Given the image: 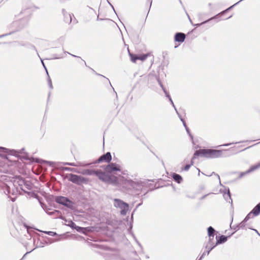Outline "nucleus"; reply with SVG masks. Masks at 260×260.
Instances as JSON below:
<instances>
[{"mask_svg": "<svg viewBox=\"0 0 260 260\" xmlns=\"http://www.w3.org/2000/svg\"><path fill=\"white\" fill-rule=\"evenodd\" d=\"M76 173L87 175H95L102 181L111 184L118 190L122 191L129 189V186H133L134 183L132 180L126 179L123 176H110L101 170L77 169Z\"/></svg>", "mask_w": 260, "mask_h": 260, "instance_id": "1", "label": "nucleus"}, {"mask_svg": "<svg viewBox=\"0 0 260 260\" xmlns=\"http://www.w3.org/2000/svg\"><path fill=\"white\" fill-rule=\"evenodd\" d=\"M197 156H202L209 158H215L222 157L223 154L222 150L202 149L197 150L194 152L192 159H194Z\"/></svg>", "mask_w": 260, "mask_h": 260, "instance_id": "2", "label": "nucleus"}, {"mask_svg": "<svg viewBox=\"0 0 260 260\" xmlns=\"http://www.w3.org/2000/svg\"><path fill=\"white\" fill-rule=\"evenodd\" d=\"M114 205L115 207L121 209L120 213L123 215H126L128 210V205L120 199H114Z\"/></svg>", "mask_w": 260, "mask_h": 260, "instance_id": "3", "label": "nucleus"}, {"mask_svg": "<svg viewBox=\"0 0 260 260\" xmlns=\"http://www.w3.org/2000/svg\"><path fill=\"white\" fill-rule=\"evenodd\" d=\"M106 174L109 175V174H111L115 171H121V166L119 164L116 163H110V164L106 166L105 168ZM110 176H113L110 175Z\"/></svg>", "mask_w": 260, "mask_h": 260, "instance_id": "4", "label": "nucleus"}, {"mask_svg": "<svg viewBox=\"0 0 260 260\" xmlns=\"http://www.w3.org/2000/svg\"><path fill=\"white\" fill-rule=\"evenodd\" d=\"M129 55L130 56L131 61L136 63L137 60H140L142 61L145 60L148 56H151V53H148L145 54L136 55L129 53Z\"/></svg>", "mask_w": 260, "mask_h": 260, "instance_id": "5", "label": "nucleus"}, {"mask_svg": "<svg viewBox=\"0 0 260 260\" xmlns=\"http://www.w3.org/2000/svg\"><path fill=\"white\" fill-rule=\"evenodd\" d=\"M55 201L57 203L64 205L70 208H72L73 207V204L72 202L66 197H57L56 198Z\"/></svg>", "mask_w": 260, "mask_h": 260, "instance_id": "6", "label": "nucleus"}, {"mask_svg": "<svg viewBox=\"0 0 260 260\" xmlns=\"http://www.w3.org/2000/svg\"><path fill=\"white\" fill-rule=\"evenodd\" d=\"M260 213V203L257 204L252 210L249 212L244 219V221H247L249 219L254 216L258 215Z\"/></svg>", "mask_w": 260, "mask_h": 260, "instance_id": "7", "label": "nucleus"}, {"mask_svg": "<svg viewBox=\"0 0 260 260\" xmlns=\"http://www.w3.org/2000/svg\"><path fill=\"white\" fill-rule=\"evenodd\" d=\"M70 180L74 183L78 184L85 182L86 181L85 178L75 174L70 175Z\"/></svg>", "mask_w": 260, "mask_h": 260, "instance_id": "8", "label": "nucleus"}, {"mask_svg": "<svg viewBox=\"0 0 260 260\" xmlns=\"http://www.w3.org/2000/svg\"><path fill=\"white\" fill-rule=\"evenodd\" d=\"M112 159L111 155L110 152H107L106 154L101 156L98 160V162H100L103 161L106 162H110Z\"/></svg>", "mask_w": 260, "mask_h": 260, "instance_id": "9", "label": "nucleus"}, {"mask_svg": "<svg viewBox=\"0 0 260 260\" xmlns=\"http://www.w3.org/2000/svg\"><path fill=\"white\" fill-rule=\"evenodd\" d=\"M185 38V35L184 34L181 32H178L175 35V40L176 41L179 42H184Z\"/></svg>", "mask_w": 260, "mask_h": 260, "instance_id": "10", "label": "nucleus"}, {"mask_svg": "<svg viewBox=\"0 0 260 260\" xmlns=\"http://www.w3.org/2000/svg\"><path fill=\"white\" fill-rule=\"evenodd\" d=\"M225 191L223 192V196L225 200L229 202H232L231 197V194L229 188L225 189Z\"/></svg>", "mask_w": 260, "mask_h": 260, "instance_id": "11", "label": "nucleus"}, {"mask_svg": "<svg viewBox=\"0 0 260 260\" xmlns=\"http://www.w3.org/2000/svg\"><path fill=\"white\" fill-rule=\"evenodd\" d=\"M216 244L215 245H213V244H212L211 241L209 240L208 243L207 244V245L206 246V249H207V255L209 254L210 251L212 249H213L216 246Z\"/></svg>", "mask_w": 260, "mask_h": 260, "instance_id": "12", "label": "nucleus"}, {"mask_svg": "<svg viewBox=\"0 0 260 260\" xmlns=\"http://www.w3.org/2000/svg\"><path fill=\"white\" fill-rule=\"evenodd\" d=\"M215 232L214 229L211 227L210 226L208 228V234L209 237V240L211 241L214 237V233Z\"/></svg>", "mask_w": 260, "mask_h": 260, "instance_id": "13", "label": "nucleus"}, {"mask_svg": "<svg viewBox=\"0 0 260 260\" xmlns=\"http://www.w3.org/2000/svg\"><path fill=\"white\" fill-rule=\"evenodd\" d=\"M227 240V237L225 236H221L217 240L216 245H217L218 244H221L222 243H224L226 242Z\"/></svg>", "mask_w": 260, "mask_h": 260, "instance_id": "14", "label": "nucleus"}, {"mask_svg": "<svg viewBox=\"0 0 260 260\" xmlns=\"http://www.w3.org/2000/svg\"><path fill=\"white\" fill-rule=\"evenodd\" d=\"M173 178L178 183H180L182 180L181 176L177 174H174L173 175Z\"/></svg>", "mask_w": 260, "mask_h": 260, "instance_id": "15", "label": "nucleus"}, {"mask_svg": "<svg viewBox=\"0 0 260 260\" xmlns=\"http://www.w3.org/2000/svg\"><path fill=\"white\" fill-rule=\"evenodd\" d=\"M2 187L4 189V192L6 194H8L10 193V187L7 184H3Z\"/></svg>", "mask_w": 260, "mask_h": 260, "instance_id": "16", "label": "nucleus"}, {"mask_svg": "<svg viewBox=\"0 0 260 260\" xmlns=\"http://www.w3.org/2000/svg\"><path fill=\"white\" fill-rule=\"evenodd\" d=\"M259 168H260V163L251 167L250 168V169L249 170H248V172L251 173Z\"/></svg>", "mask_w": 260, "mask_h": 260, "instance_id": "17", "label": "nucleus"}, {"mask_svg": "<svg viewBox=\"0 0 260 260\" xmlns=\"http://www.w3.org/2000/svg\"><path fill=\"white\" fill-rule=\"evenodd\" d=\"M65 164L67 165L71 166H87L89 165V164H84L81 163V162H79L78 164H76L75 163L67 162Z\"/></svg>", "mask_w": 260, "mask_h": 260, "instance_id": "18", "label": "nucleus"}, {"mask_svg": "<svg viewBox=\"0 0 260 260\" xmlns=\"http://www.w3.org/2000/svg\"><path fill=\"white\" fill-rule=\"evenodd\" d=\"M180 119L181 120V121L182 122L183 124V125L184 126V127H185V129L186 130V132L187 133L190 135V136L192 138V137L191 136L190 133H189V129L186 126V124L185 123V121L183 119V118L181 117V116H180V117H179Z\"/></svg>", "mask_w": 260, "mask_h": 260, "instance_id": "19", "label": "nucleus"}, {"mask_svg": "<svg viewBox=\"0 0 260 260\" xmlns=\"http://www.w3.org/2000/svg\"><path fill=\"white\" fill-rule=\"evenodd\" d=\"M158 83H159L160 86H161V88L164 90V92L165 93V94L166 95V96L167 98H168L169 100H170V98H171L170 95L167 92V91L166 90L165 88H164V87L163 86L162 84H161V82L160 81H159V80H158Z\"/></svg>", "mask_w": 260, "mask_h": 260, "instance_id": "20", "label": "nucleus"}, {"mask_svg": "<svg viewBox=\"0 0 260 260\" xmlns=\"http://www.w3.org/2000/svg\"><path fill=\"white\" fill-rule=\"evenodd\" d=\"M193 159H192V160H191V164H188V165H186L184 167V169H183V170H184V171H188V170L189 169V168H190V167H191V166H192V165H193Z\"/></svg>", "mask_w": 260, "mask_h": 260, "instance_id": "21", "label": "nucleus"}, {"mask_svg": "<svg viewBox=\"0 0 260 260\" xmlns=\"http://www.w3.org/2000/svg\"><path fill=\"white\" fill-rule=\"evenodd\" d=\"M45 234L49 235L51 236H54L57 235V234L55 232H52V231H45L44 232Z\"/></svg>", "mask_w": 260, "mask_h": 260, "instance_id": "22", "label": "nucleus"}, {"mask_svg": "<svg viewBox=\"0 0 260 260\" xmlns=\"http://www.w3.org/2000/svg\"><path fill=\"white\" fill-rule=\"evenodd\" d=\"M67 225H68L70 227L74 229L75 227L76 224L72 220H70V221H68V223L67 224Z\"/></svg>", "mask_w": 260, "mask_h": 260, "instance_id": "23", "label": "nucleus"}, {"mask_svg": "<svg viewBox=\"0 0 260 260\" xmlns=\"http://www.w3.org/2000/svg\"><path fill=\"white\" fill-rule=\"evenodd\" d=\"M63 170H66V171H72V172H76V173L77 171V169L72 168L66 167V168H64Z\"/></svg>", "mask_w": 260, "mask_h": 260, "instance_id": "24", "label": "nucleus"}, {"mask_svg": "<svg viewBox=\"0 0 260 260\" xmlns=\"http://www.w3.org/2000/svg\"><path fill=\"white\" fill-rule=\"evenodd\" d=\"M169 101H170V102H171V104L172 105V106H173V107L174 108V109H175V111H176V112L177 114H178V116H179V117H180V116H181V115H180L179 114V113L178 112L177 110V109L176 108L175 106V105H174V103H173V101H172V100L171 98H170V100H169Z\"/></svg>", "mask_w": 260, "mask_h": 260, "instance_id": "25", "label": "nucleus"}, {"mask_svg": "<svg viewBox=\"0 0 260 260\" xmlns=\"http://www.w3.org/2000/svg\"><path fill=\"white\" fill-rule=\"evenodd\" d=\"M216 16L213 17H212V18H211L209 19L208 20H206V21H204V22H202V23H200V24H196V25H202V24H203L206 23L208 22V21H209L210 20H212V19H214L216 18Z\"/></svg>", "mask_w": 260, "mask_h": 260, "instance_id": "26", "label": "nucleus"}, {"mask_svg": "<svg viewBox=\"0 0 260 260\" xmlns=\"http://www.w3.org/2000/svg\"><path fill=\"white\" fill-rule=\"evenodd\" d=\"M250 173L249 172H248V170L244 172H241L240 173V176H239V178H242L243 177L244 175H246V174H248Z\"/></svg>", "mask_w": 260, "mask_h": 260, "instance_id": "27", "label": "nucleus"}, {"mask_svg": "<svg viewBox=\"0 0 260 260\" xmlns=\"http://www.w3.org/2000/svg\"><path fill=\"white\" fill-rule=\"evenodd\" d=\"M120 172L121 173V174H122V175H127V174H128V173H127V170H122V169H121V171H120Z\"/></svg>", "mask_w": 260, "mask_h": 260, "instance_id": "28", "label": "nucleus"}, {"mask_svg": "<svg viewBox=\"0 0 260 260\" xmlns=\"http://www.w3.org/2000/svg\"><path fill=\"white\" fill-rule=\"evenodd\" d=\"M1 152H8V149L4 147H0Z\"/></svg>", "mask_w": 260, "mask_h": 260, "instance_id": "29", "label": "nucleus"}, {"mask_svg": "<svg viewBox=\"0 0 260 260\" xmlns=\"http://www.w3.org/2000/svg\"><path fill=\"white\" fill-rule=\"evenodd\" d=\"M48 84H49V87L51 88H53V86H52V84L51 79L49 77L48 78Z\"/></svg>", "mask_w": 260, "mask_h": 260, "instance_id": "30", "label": "nucleus"}, {"mask_svg": "<svg viewBox=\"0 0 260 260\" xmlns=\"http://www.w3.org/2000/svg\"><path fill=\"white\" fill-rule=\"evenodd\" d=\"M246 221H244V220L240 223L239 224V226H240V228H243L245 226V224H244V222H245Z\"/></svg>", "mask_w": 260, "mask_h": 260, "instance_id": "31", "label": "nucleus"}, {"mask_svg": "<svg viewBox=\"0 0 260 260\" xmlns=\"http://www.w3.org/2000/svg\"><path fill=\"white\" fill-rule=\"evenodd\" d=\"M74 229H76L78 232H80L81 230L82 229V228L77 226L76 225H75V227Z\"/></svg>", "mask_w": 260, "mask_h": 260, "instance_id": "32", "label": "nucleus"}, {"mask_svg": "<svg viewBox=\"0 0 260 260\" xmlns=\"http://www.w3.org/2000/svg\"><path fill=\"white\" fill-rule=\"evenodd\" d=\"M207 254V251L203 252L200 257V259H202Z\"/></svg>", "mask_w": 260, "mask_h": 260, "instance_id": "33", "label": "nucleus"}, {"mask_svg": "<svg viewBox=\"0 0 260 260\" xmlns=\"http://www.w3.org/2000/svg\"><path fill=\"white\" fill-rule=\"evenodd\" d=\"M20 181V184H19V185H20V186H21V185H22V183H24V185H25V184H26V183H25V182H24V180L21 179V180H20V181Z\"/></svg>", "mask_w": 260, "mask_h": 260, "instance_id": "34", "label": "nucleus"}, {"mask_svg": "<svg viewBox=\"0 0 260 260\" xmlns=\"http://www.w3.org/2000/svg\"><path fill=\"white\" fill-rule=\"evenodd\" d=\"M55 213H58H58H60V212H59V211L56 210L54 212H50L48 214H50V215H51V214H55Z\"/></svg>", "mask_w": 260, "mask_h": 260, "instance_id": "35", "label": "nucleus"}, {"mask_svg": "<svg viewBox=\"0 0 260 260\" xmlns=\"http://www.w3.org/2000/svg\"><path fill=\"white\" fill-rule=\"evenodd\" d=\"M63 56H55L54 57H53L52 58V59H59V58H62Z\"/></svg>", "mask_w": 260, "mask_h": 260, "instance_id": "36", "label": "nucleus"}, {"mask_svg": "<svg viewBox=\"0 0 260 260\" xmlns=\"http://www.w3.org/2000/svg\"><path fill=\"white\" fill-rule=\"evenodd\" d=\"M215 175H216L217 178L218 179L220 184H221L219 176L218 175H217V174H216Z\"/></svg>", "mask_w": 260, "mask_h": 260, "instance_id": "37", "label": "nucleus"}, {"mask_svg": "<svg viewBox=\"0 0 260 260\" xmlns=\"http://www.w3.org/2000/svg\"><path fill=\"white\" fill-rule=\"evenodd\" d=\"M232 143H229V144H223L222 145V146H229L230 145H231ZM221 145H220V146H221Z\"/></svg>", "mask_w": 260, "mask_h": 260, "instance_id": "38", "label": "nucleus"}, {"mask_svg": "<svg viewBox=\"0 0 260 260\" xmlns=\"http://www.w3.org/2000/svg\"><path fill=\"white\" fill-rule=\"evenodd\" d=\"M28 253H29V252H26V253L24 254V255L23 256V257L20 260H22V259L24 258V257L25 256V255H26Z\"/></svg>", "mask_w": 260, "mask_h": 260, "instance_id": "39", "label": "nucleus"}, {"mask_svg": "<svg viewBox=\"0 0 260 260\" xmlns=\"http://www.w3.org/2000/svg\"><path fill=\"white\" fill-rule=\"evenodd\" d=\"M253 231H254L256 233H257V234L259 233L258 232V231H257L256 230H255V229H253Z\"/></svg>", "mask_w": 260, "mask_h": 260, "instance_id": "40", "label": "nucleus"}, {"mask_svg": "<svg viewBox=\"0 0 260 260\" xmlns=\"http://www.w3.org/2000/svg\"><path fill=\"white\" fill-rule=\"evenodd\" d=\"M42 64H43V66L44 67V68H45V69L46 70V68H45V65H44V62H43V61H42Z\"/></svg>", "mask_w": 260, "mask_h": 260, "instance_id": "41", "label": "nucleus"}, {"mask_svg": "<svg viewBox=\"0 0 260 260\" xmlns=\"http://www.w3.org/2000/svg\"><path fill=\"white\" fill-rule=\"evenodd\" d=\"M141 204H139L137 205V207L136 208H138L139 206H141Z\"/></svg>", "mask_w": 260, "mask_h": 260, "instance_id": "42", "label": "nucleus"}, {"mask_svg": "<svg viewBox=\"0 0 260 260\" xmlns=\"http://www.w3.org/2000/svg\"><path fill=\"white\" fill-rule=\"evenodd\" d=\"M64 53H68V54H71L70 53L67 52H66V51H65V52H64Z\"/></svg>", "mask_w": 260, "mask_h": 260, "instance_id": "43", "label": "nucleus"}, {"mask_svg": "<svg viewBox=\"0 0 260 260\" xmlns=\"http://www.w3.org/2000/svg\"><path fill=\"white\" fill-rule=\"evenodd\" d=\"M70 21H71L72 18H71V17L70 15Z\"/></svg>", "mask_w": 260, "mask_h": 260, "instance_id": "44", "label": "nucleus"}, {"mask_svg": "<svg viewBox=\"0 0 260 260\" xmlns=\"http://www.w3.org/2000/svg\"><path fill=\"white\" fill-rule=\"evenodd\" d=\"M188 18H189V20H190V21H191V20H190V18H189V16L188 15Z\"/></svg>", "mask_w": 260, "mask_h": 260, "instance_id": "45", "label": "nucleus"}, {"mask_svg": "<svg viewBox=\"0 0 260 260\" xmlns=\"http://www.w3.org/2000/svg\"><path fill=\"white\" fill-rule=\"evenodd\" d=\"M59 240V239H57V240H55V241H58Z\"/></svg>", "mask_w": 260, "mask_h": 260, "instance_id": "46", "label": "nucleus"}, {"mask_svg": "<svg viewBox=\"0 0 260 260\" xmlns=\"http://www.w3.org/2000/svg\"><path fill=\"white\" fill-rule=\"evenodd\" d=\"M72 56H73L74 57H76V56L74 55H73V54H71Z\"/></svg>", "mask_w": 260, "mask_h": 260, "instance_id": "47", "label": "nucleus"}, {"mask_svg": "<svg viewBox=\"0 0 260 260\" xmlns=\"http://www.w3.org/2000/svg\"><path fill=\"white\" fill-rule=\"evenodd\" d=\"M21 189L23 190V188L22 187H20Z\"/></svg>", "mask_w": 260, "mask_h": 260, "instance_id": "48", "label": "nucleus"}, {"mask_svg": "<svg viewBox=\"0 0 260 260\" xmlns=\"http://www.w3.org/2000/svg\"><path fill=\"white\" fill-rule=\"evenodd\" d=\"M259 143H260V142H259ZM259 144V143H257V144ZM255 145H256V144H255Z\"/></svg>", "mask_w": 260, "mask_h": 260, "instance_id": "49", "label": "nucleus"}, {"mask_svg": "<svg viewBox=\"0 0 260 260\" xmlns=\"http://www.w3.org/2000/svg\"><path fill=\"white\" fill-rule=\"evenodd\" d=\"M258 235L260 236V234L259 233H258Z\"/></svg>", "mask_w": 260, "mask_h": 260, "instance_id": "50", "label": "nucleus"}, {"mask_svg": "<svg viewBox=\"0 0 260 260\" xmlns=\"http://www.w3.org/2000/svg\"><path fill=\"white\" fill-rule=\"evenodd\" d=\"M199 260H201V259H200V258Z\"/></svg>", "mask_w": 260, "mask_h": 260, "instance_id": "51", "label": "nucleus"}]
</instances>
